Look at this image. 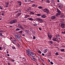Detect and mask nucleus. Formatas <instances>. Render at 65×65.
<instances>
[{
    "label": "nucleus",
    "mask_w": 65,
    "mask_h": 65,
    "mask_svg": "<svg viewBox=\"0 0 65 65\" xmlns=\"http://www.w3.org/2000/svg\"><path fill=\"white\" fill-rule=\"evenodd\" d=\"M26 51L27 52V55L29 57L31 56V55H34V53H33L32 51L30 49L26 50Z\"/></svg>",
    "instance_id": "1"
},
{
    "label": "nucleus",
    "mask_w": 65,
    "mask_h": 65,
    "mask_svg": "<svg viewBox=\"0 0 65 65\" xmlns=\"http://www.w3.org/2000/svg\"><path fill=\"white\" fill-rule=\"evenodd\" d=\"M15 36L18 40H19V41H21V36H20V34H17V35H15Z\"/></svg>",
    "instance_id": "2"
},
{
    "label": "nucleus",
    "mask_w": 65,
    "mask_h": 65,
    "mask_svg": "<svg viewBox=\"0 0 65 65\" xmlns=\"http://www.w3.org/2000/svg\"><path fill=\"white\" fill-rule=\"evenodd\" d=\"M44 11L45 12L47 13H48V12H49V10H48V9L46 8L44 9Z\"/></svg>",
    "instance_id": "3"
},
{
    "label": "nucleus",
    "mask_w": 65,
    "mask_h": 65,
    "mask_svg": "<svg viewBox=\"0 0 65 65\" xmlns=\"http://www.w3.org/2000/svg\"><path fill=\"white\" fill-rule=\"evenodd\" d=\"M17 22V20H14L11 21L10 22V24H13L14 23H16Z\"/></svg>",
    "instance_id": "4"
},
{
    "label": "nucleus",
    "mask_w": 65,
    "mask_h": 65,
    "mask_svg": "<svg viewBox=\"0 0 65 65\" xmlns=\"http://www.w3.org/2000/svg\"><path fill=\"white\" fill-rule=\"evenodd\" d=\"M58 6L59 8H63V5H62V4L60 3H59Z\"/></svg>",
    "instance_id": "5"
},
{
    "label": "nucleus",
    "mask_w": 65,
    "mask_h": 65,
    "mask_svg": "<svg viewBox=\"0 0 65 65\" xmlns=\"http://www.w3.org/2000/svg\"><path fill=\"white\" fill-rule=\"evenodd\" d=\"M36 19H37V21H39L40 22V23H42V22H43V20L40 18H37Z\"/></svg>",
    "instance_id": "6"
},
{
    "label": "nucleus",
    "mask_w": 65,
    "mask_h": 65,
    "mask_svg": "<svg viewBox=\"0 0 65 65\" xmlns=\"http://www.w3.org/2000/svg\"><path fill=\"white\" fill-rule=\"evenodd\" d=\"M24 32L27 34H28L29 35L30 34V31L29 30H24Z\"/></svg>",
    "instance_id": "7"
},
{
    "label": "nucleus",
    "mask_w": 65,
    "mask_h": 65,
    "mask_svg": "<svg viewBox=\"0 0 65 65\" xmlns=\"http://www.w3.org/2000/svg\"><path fill=\"white\" fill-rule=\"evenodd\" d=\"M38 58L39 59L38 60H40V61H42V60H43V59H41V56H40L38 55Z\"/></svg>",
    "instance_id": "8"
},
{
    "label": "nucleus",
    "mask_w": 65,
    "mask_h": 65,
    "mask_svg": "<svg viewBox=\"0 0 65 65\" xmlns=\"http://www.w3.org/2000/svg\"><path fill=\"white\" fill-rule=\"evenodd\" d=\"M55 36L57 39H60V35H56Z\"/></svg>",
    "instance_id": "9"
},
{
    "label": "nucleus",
    "mask_w": 65,
    "mask_h": 65,
    "mask_svg": "<svg viewBox=\"0 0 65 65\" xmlns=\"http://www.w3.org/2000/svg\"><path fill=\"white\" fill-rule=\"evenodd\" d=\"M56 19V17L55 16L53 15L51 17V19L52 20H54V19Z\"/></svg>",
    "instance_id": "10"
},
{
    "label": "nucleus",
    "mask_w": 65,
    "mask_h": 65,
    "mask_svg": "<svg viewBox=\"0 0 65 65\" xmlns=\"http://www.w3.org/2000/svg\"><path fill=\"white\" fill-rule=\"evenodd\" d=\"M48 36L50 39H51L52 37V35H50L49 34H48Z\"/></svg>",
    "instance_id": "11"
},
{
    "label": "nucleus",
    "mask_w": 65,
    "mask_h": 65,
    "mask_svg": "<svg viewBox=\"0 0 65 65\" xmlns=\"http://www.w3.org/2000/svg\"><path fill=\"white\" fill-rule=\"evenodd\" d=\"M64 25L65 24H61L60 25V27H62V28H64L65 27H64Z\"/></svg>",
    "instance_id": "12"
},
{
    "label": "nucleus",
    "mask_w": 65,
    "mask_h": 65,
    "mask_svg": "<svg viewBox=\"0 0 65 65\" xmlns=\"http://www.w3.org/2000/svg\"><path fill=\"white\" fill-rule=\"evenodd\" d=\"M57 12H58V13H61V11L59 9H58V8H57Z\"/></svg>",
    "instance_id": "13"
},
{
    "label": "nucleus",
    "mask_w": 65,
    "mask_h": 65,
    "mask_svg": "<svg viewBox=\"0 0 65 65\" xmlns=\"http://www.w3.org/2000/svg\"><path fill=\"white\" fill-rule=\"evenodd\" d=\"M57 39H56L55 38H54L53 39V41H57Z\"/></svg>",
    "instance_id": "14"
},
{
    "label": "nucleus",
    "mask_w": 65,
    "mask_h": 65,
    "mask_svg": "<svg viewBox=\"0 0 65 65\" xmlns=\"http://www.w3.org/2000/svg\"><path fill=\"white\" fill-rule=\"evenodd\" d=\"M41 17H42V18H46L45 15H41Z\"/></svg>",
    "instance_id": "15"
},
{
    "label": "nucleus",
    "mask_w": 65,
    "mask_h": 65,
    "mask_svg": "<svg viewBox=\"0 0 65 65\" xmlns=\"http://www.w3.org/2000/svg\"><path fill=\"white\" fill-rule=\"evenodd\" d=\"M47 51V49H45L44 50V53H46Z\"/></svg>",
    "instance_id": "16"
},
{
    "label": "nucleus",
    "mask_w": 65,
    "mask_h": 65,
    "mask_svg": "<svg viewBox=\"0 0 65 65\" xmlns=\"http://www.w3.org/2000/svg\"><path fill=\"white\" fill-rule=\"evenodd\" d=\"M29 15H26L24 17V18H28V17H29Z\"/></svg>",
    "instance_id": "17"
},
{
    "label": "nucleus",
    "mask_w": 65,
    "mask_h": 65,
    "mask_svg": "<svg viewBox=\"0 0 65 65\" xmlns=\"http://www.w3.org/2000/svg\"><path fill=\"white\" fill-rule=\"evenodd\" d=\"M29 20V21H33L34 19H33V18H28V19Z\"/></svg>",
    "instance_id": "18"
},
{
    "label": "nucleus",
    "mask_w": 65,
    "mask_h": 65,
    "mask_svg": "<svg viewBox=\"0 0 65 65\" xmlns=\"http://www.w3.org/2000/svg\"><path fill=\"white\" fill-rule=\"evenodd\" d=\"M61 14V13H57V14H56V17H58V15H60Z\"/></svg>",
    "instance_id": "19"
},
{
    "label": "nucleus",
    "mask_w": 65,
    "mask_h": 65,
    "mask_svg": "<svg viewBox=\"0 0 65 65\" xmlns=\"http://www.w3.org/2000/svg\"><path fill=\"white\" fill-rule=\"evenodd\" d=\"M18 3L19 4V5H21V2L20 1V2H18Z\"/></svg>",
    "instance_id": "20"
},
{
    "label": "nucleus",
    "mask_w": 65,
    "mask_h": 65,
    "mask_svg": "<svg viewBox=\"0 0 65 65\" xmlns=\"http://www.w3.org/2000/svg\"><path fill=\"white\" fill-rule=\"evenodd\" d=\"M60 18H64V15H61V16H60Z\"/></svg>",
    "instance_id": "21"
},
{
    "label": "nucleus",
    "mask_w": 65,
    "mask_h": 65,
    "mask_svg": "<svg viewBox=\"0 0 65 65\" xmlns=\"http://www.w3.org/2000/svg\"><path fill=\"white\" fill-rule=\"evenodd\" d=\"M38 8H39V9H42L43 8V7H42L41 6H40Z\"/></svg>",
    "instance_id": "22"
},
{
    "label": "nucleus",
    "mask_w": 65,
    "mask_h": 65,
    "mask_svg": "<svg viewBox=\"0 0 65 65\" xmlns=\"http://www.w3.org/2000/svg\"><path fill=\"white\" fill-rule=\"evenodd\" d=\"M32 32L33 34H34L35 33V31L34 30L32 31Z\"/></svg>",
    "instance_id": "23"
},
{
    "label": "nucleus",
    "mask_w": 65,
    "mask_h": 65,
    "mask_svg": "<svg viewBox=\"0 0 65 65\" xmlns=\"http://www.w3.org/2000/svg\"><path fill=\"white\" fill-rule=\"evenodd\" d=\"M37 16H38V17H40V16L41 15V14H37Z\"/></svg>",
    "instance_id": "24"
},
{
    "label": "nucleus",
    "mask_w": 65,
    "mask_h": 65,
    "mask_svg": "<svg viewBox=\"0 0 65 65\" xmlns=\"http://www.w3.org/2000/svg\"><path fill=\"white\" fill-rule=\"evenodd\" d=\"M19 27L20 28H21V29H24V28H23V27L22 26H19Z\"/></svg>",
    "instance_id": "25"
},
{
    "label": "nucleus",
    "mask_w": 65,
    "mask_h": 65,
    "mask_svg": "<svg viewBox=\"0 0 65 65\" xmlns=\"http://www.w3.org/2000/svg\"><path fill=\"white\" fill-rule=\"evenodd\" d=\"M34 55L31 54V56H32V57H35V54L34 53Z\"/></svg>",
    "instance_id": "26"
},
{
    "label": "nucleus",
    "mask_w": 65,
    "mask_h": 65,
    "mask_svg": "<svg viewBox=\"0 0 65 65\" xmlns=\"http://www.w3.org/2000/svg\"><path fill=\"white\" fill-rule=\"evenodd\" d=\"M32 59L33 60H34V61H37V60H36V59H35V58H33Z\"/></svg>",
    "instance_id": "27"
},
{
    "label": "nucleus",
    "mask_w": 65,
    "mask_h": 65,
    "mask_svg": "<svg viewBox=\"0 0 65 65\" xmlns=\"http://www.w3.org/2000/svg\"><path fill=\"white\" fill-rule=\"evenodd\" d=\"M13 41L14 43H16V41L15 40H13Z\"/></svg>",
    "instance_id": "28"
},
{
    "label": "nucleus",
    "mask_w": 65,
    "mask_h": 65,
    "mask_svg": "<svg viewBox=\"0 0 65 65\" xmlns=\"http://www.w3.org/2000/svg\"><path fill=\"white\" fill-rule=\"evenodd\" d=\"M20 30V29L19 28H17L15 30V31H19Z\"/></svg>",
    "instance_id": "29"
},
{
    "label": "nucleus",
    "mask_w": 65,
    "mask_h": 65,
    "mask_svg": "<svg viewBox=\"0 0 65 65\" xmlns=\"http://www.w3.org/2000/svg\"><path fill=\"white\" fill-rule=\"evenodd\" d=\"M46 2H47V3H50V1H49V0H47L46 1Z\"/></svg>",
    "instance_id": "30"
},
{
    "label": "nucleus",
    "mask_w": 65,
    "mask_h": 65,
    "mask_svg": "<svg viewBox=\"0 0 65 65\" xmlns=\"http://www.w3.org/2000/svg\"><path fill=\"white\" fill-rule=\"evenodd\" d=\"M21 13H19L17 14V15L18 16H19L21 15Z\"/></svg>",
    "instance_id": "31"
},
{
    "label": "nucleus",
    "mask_w": 65,
    "mask_h": 65,
    "mask_svg": "<svg viewBox=\"0 0 65 65\" xmlns=\"http://www.w3.org/2000/svg\"><path fill=\"white\" fill-rule=\"evenodd\" d=\"M29 29L30 31H31V30H33V29L32 28H30Z\"/></svg>",
    "instance_id": "32"
},
{
    "label": "nucleus",
    "mask_w": 65,
    "mask_h": 65,
    "mask_svg": "<svg viewBox=\"0 0 65 65\" xmlns=\"http://www.w3.org/2000/svg\"><path fill=\"white\" fill-rule=\"evenodd\" d=\"M55 55H59V54L58 52H56V53Z\"/></svg>",
    "instance_id": "33"
},
{
    "label": "nucleus",
    "mask_w": 65,
    "mask_h": 65,
    "mask_svg": "<svg viewBox=\"0 0 65 65\" xmlns=\"http://www.w3.org/2000/svg\"><path fill=\"white\" fill-rule=\"evenodd\" d=\"M61 51L62 52H64V49H61Z\"/></svg>",
    "instance_id": "34"
},
{
    "label": "nucleus",
    "mask_w": 65,
    "mask_h": 65,
    "mask_svg": "<svg viewBox=\"0 0 65 65\" xmlns=\"http://www.w3.org/2000/svg\"><path fill=\"white\" fill-rule=\"evenodd\" d=\"M50 43L51 44H53V42L52 41H50Z\"/></svg>",
    "instance_id": "35"
},
{
    "label": "nucleus",
    "mask_w": 65,
    "mask_h": 65,
    "mask_svg": "<svg viewBox=\"0 0 65 65\" xmlns=\"http://www.w3.org/2000/svg\"><path fill=\"white\" fill-rule=\"evenodd\" d=\"M38 53H39L40 54H41V51H39Z\"/></svg>",
    "instance_id": "36"
},
{
    "label": "nucleus",
    "mask_w": 65,
    "mask_h": 65,
    "mask_svg": "<svg viewBox=\"0 0 65 65\" xmlns=\"http://www.w3.org/2000/svg\"><path fill=\"white\" fill-rule=\"evenodd\" d=\"M50 63H51V65H53V62H50Z\"/></svg>",
    "instance_id": "37"
},
{
    "label": "nucleus",
    "mask_w": 65,
    "mask_h": 65,
    "mask_svg": "<svg viewBox=\"0 0 65 65\" xmlns=\"http://www.w3.org/2000/svg\"><path fill=\"white\" fill-rule=\"evenodd\" d=\"M34 26H37V24H34Z\"/></svg>",
    "instance_id": "38"
},
{
    "label": "nucleus",
    "mask_w": 65,
    "mask_h": 65,
    "mask_svg": "<svg viewBox=\"0 0 65 65\" xmlns=\"http://www.w3.org/2000/svg\"><path fill=\"white\" fill-rule=\"evenodd\" d=\"M2 35H3L2 33H1L0 34V35L1 36H2Z\"/></svg>",
    "instance_id": "39"
},
{
    "label": "nucleus",
    "mask_w": 65,
    "mask_h": 65,
    "mask_svg": "<svg viewBox=\"0 0 65 65\" xmlns=\"http://www.w3.org/2000/svg\"><path fill=\"white\" fill-rule=\"evenodd\" d=\"M33 38L34 39H35V38H36V37L35 36H34L33 37Z\"/></svg>",
    "instance_id": "40"
},
{
    "label": "nucleus",
    "mask_w": 65,
    "mask_h": 65,
    "mask_svg": "<svg viewBox=\"0 0 65 65\" xmlns=\"http://www.w3.org/2000/svg\"><path fill=\"white\" fill-rule=\"evenodd\" d=\"M51 2H52V3H53V2H54V0H52L51 1Z\"/></svg>",
    "instance_id": "41"
},
{
    "label": "nucleus",
    "mask_w": 65,
    "mask_h": 65,
    "mask_svg": "<svg viewBox=\"0 0 65 65\" xmlns=\"http://www.w3.org/2000/svg\"><path fill=\"white\" fill-rule=\"evenodd\" d=\"M12 48L14 50L15 49V47H12Z\"/></svg>",
    "instance_id": "42"
},
{
    "label": "nucleus",
    "mask_w": 65,
    "mask_h": 65,
    "mask_svg": "<svg viewBox=\"0 0 65 65\" xmlns=\"http://www.w3.org/2000/svg\"><path fill=\"white\" fill-rule=\"evenodd\" d=\"M6 7H8V5H6V6H5Z\"/></svg>",
    "instance_id": "43"
},
{
    "label": "nucleus",
    "mask_w": 65,
    "mask_h": 65,
    "mask_svg": "<svg viewBox=\"0 0 65 65\" xmlns=\"http://www.w3.org/2000/svg\"><path fill=\"white\" fill-rule=\"evenodd\" d=\"M62 33L63 34H65V31H64V32H63V31H62Z\"/></svg>",
    "instance_id": "44"
},
{
    "label": "nucleus",
    "mask_w": 65,
    "mask_h": 65,
    "mask_svg": "<svg viewBox=\"0 0 65 65\" xmlns=\"http://www.w3.org/2000/svg\"><path fill=\"white\" fill-rule=\"evenodd\" d=\"M6 4H7V5H9V3L8 2L7 3H6Z\"/></svg>",
    "instance_id": "45"
},
{
    "label": "nucleus",
    "mask_w": 65,
    "mask_h": 65,
    "mask_svg": "<svg viewBox=\"0 0 65 65\" xmlns=\"http://www.w3.org/2000/svg\"><path fill=\"white\" fill-rule=\"evenodd\" d=\"M0 9H1L2 10V8L1 6H0Z\"/></svg>",
    "instance_id": "46"
},
{
    "label": "nucleus",
    "mask_w": 65,
    "mask_h": 65,
    "mask_svg": "<svg viewBox=\"0 0 65 65\" xmlns=\"http://www.w3.org/2000/svg\"><path fill=\"white\" fill-rule=\"evenodd\" d=\"M9 27H10V28H12L13 27V26H12V25H11L10 26H9Z\"/></svg>",
    "instance_id": "47"
},
{
    "label": "nucleus",
    "mask_w": 65,
    "mask_h": 65,
    "mask_svg": "<svg viewBox=\"0 0 65 65\" xmlns=\"http://www.w3.org/2000/svg\"><path fill=\"white\" fill-rule=\"evenodd\" d=\"M32 6H33V7H34V6H35V4H34L32 5Z\"/></svg>",
    "instance_id": "48"
},
{
    "label": "nucleus",
    "mask_w": 65,
    "mask_h": 65,
    "mask_svg": "<svg viewBox=\"0 0 65 65\" xmlns=\"http://www.w3.org/2000/svg\"><path fill=\"white\" fill-rule=\"evenodd\" d=\"M3 32V30H0V32Z\"/></svg>",
    "instance_id": "49"
},
{
    "label": "nucleus",
    "mask_w": 65,
    "mask_h": 65,
    "mask_svg": "<svg viewBox=\"0 0 65 65\" xmlns=\"http://www.w3.org/2000/svg\"><path fill=\"white\" fill-rule=\"evenodd\" d=\"M14 59H12V62H14Z\"/></svg>",
    "instance_id": "50"
},
{
    "label": "nucleus",
    "mask_w": 65,
    "mask_h": 65,
    "mask_svg": "<svg viewBox=\"0 0 65 65\" xmlns=\"http://www.w3.org/2000/svg\"><path fill=\"white\" fill-rule=\"evenodd\" d=\"M39 30H41V28H39Z\"/></svg>",
    "instance_id": "51"
},
{
    "label": "nucleus",
    "mask_w": 65,
    "mask_h": 65,
    "mask_svg": "<svg viewBox=\"0 0 65 65\" xmlns=\"http://www.w3.org/2000/svg\"><path fill=\"white\" fill-rule=\"evenodd\" d=\"M19 32H20V33H22V32H23V31H19Z\"/></svg>",
    "instance_id": "52"
},
{
    "label": "nucleus",
    "mask_w": 65,
    "mask_h": 65,
    "mask_svg": "<svg viewBox=\"0 0 65 65\" xmlns=\"http://www.w3.org/2000/svg\"><path fill=\"white\" fill-rule=\"evenodd\" d=\"M19 12V11H16V12H15V13H17V12Z\"/></svg>",
    "instance_id": "53"
},
{
    "label": "nucleus",
    "mask_w": 65,
    "mask_h": 65,
    "mask_svg": "<svg viewBox=\"0 0 65 65\" xmlns=\"http://www.w3.org/2000/svg\"><path fill=\"white\" fill-rule=\"evenodd\" d=\"M23 60H24V61H25V58H23Z\"/></svg>",
    "instance_id": "54"
},
{
    "label": "nucleus",
    "mask_w": 65,
    "mask_h": 65,
    "mask_svg": "<svg viewBox=\"0 0 65 65\" xmlns=\"http://www.w3.org/2000/svg\"><path fill=\"white\" fill-rule=\"evenodd\" d=\"M22 35L23 36H25V35L24 34Z\"/></svg>",
    "instance_id": "55"
},
{
    "label": "nucleus",
    "mask_w": 65,
    "mask_h": 65,
    "mask_svg": "<svg viewBox=\"0 0 65 65\" xmlns=\"http://www.w3.org/2000/svg\"><path fill=\"white\" fill-rule=\"evenodd\" d=\"M48 61H49L50 62H51V61H50V59H48Z\"/></svg>",
    "instance_id": "56"
},
{
    "label": "nucleus",
    "mask_w": 65,
    "mask_h": 65,
    "mask_svg": "<svg viewBox=\"0 0 65 65\" xmlns=\"http://www.w3.org/2000/svg\"><path fill=\"white\" fill-rule=\"evenodd\" d=\"M51 52H49V55H51Z\"/></svg>",
    "instance_id": "57"
},
{
    "label": "nucleus",
    "mask_w": 65,
    "mask_h": 65,
    "mask_svg": "<svg viewBox=\"0 0 65 65\" xmlns=\"http://www.w3.org/2000/svg\"><path fill=\"white\" fill-rule=\"evenodd\" d=\"M8 65H10V63H8Z\"/></svg>",
    "instance_id": "58"
},
{
    "label": "nucleus",
    "mask_w": 65,
    "mask_h": 65,
    "mask_svg": "<svg viewBox=\"0 0 65 65\" xmlns=\"http://www.w3.org/2000/svg\"><path fill=\"white\" fill-rule=\"evenodd\" d=\"M42 55L43 56H44V54H43V53H42Z\"/></svg>",
    "instance_id": "59"
},
{
    "label": "nucleus",
    "mask_w": 65,
    "mask_h": 65,
    "mask_svg": "<svg viewBox=\"0 0 65 65\" xmlns=\"http://www.w3.org/2000/svg\"><path fill=\"white\" fill-rule=\"evenodd\" d=\"M4 14V13H2V15H3Z\"/></svg>",
    "instance_id": "60"
},
{
    "label": "nucleus",
    "mask_w": 65,
    "mask_h": 65,
    "mask_svg": "<svg viewBox=\"0 0 65 65\" xmlns=\"http://www.w3.org/2000/svg\"><path fill=\"white\" fill-rule=\"evenodd\" d=\"M30 13H33V12H32V11H30Z\"/></svg>",
    "instance_id": "61"
},
{
    "label": "nucleus",
    "mask_w": 65,
    "mask_h": 65,
    "mask_svg": "<svg viewBox=\"0 0 65 65\" xmlns=\"http://www.w3.org/2000/svg\"><path fill=\"white\" fill-rule=\"evenodd\" d=\"M57 2H60V1H59V0H58Z\"/></svg>",
    "instance_id": "62"
},
{
    "label": "nucleus",
    "mask_w": 65,
    "mask_h": 65,
    "mask_svg": "<svg viewBox=\"0 0 65 65\" xmlns=\"http://www.w3.org/2000/svg\"><path fill=\"white\" fill-rule=\"evenodd\" d=\"M7 54H8V51H7Z\"/></svg>",
    "instance_id": "63"
},
{
    "label": "nucleus",
    "mask_w": 65,
    "mask_h": 65,
    "mask_svg": "<svg viewBox=\"0 0 65 65\" xmlns=\"http://www.w3.org/2000/svg\"><path fill=\"white\" fill-rule=\"evenodd\" d=\"M2 47H0V50H1Z\"/></svg>",
    "instance_id": "64"
}]
</instances>
